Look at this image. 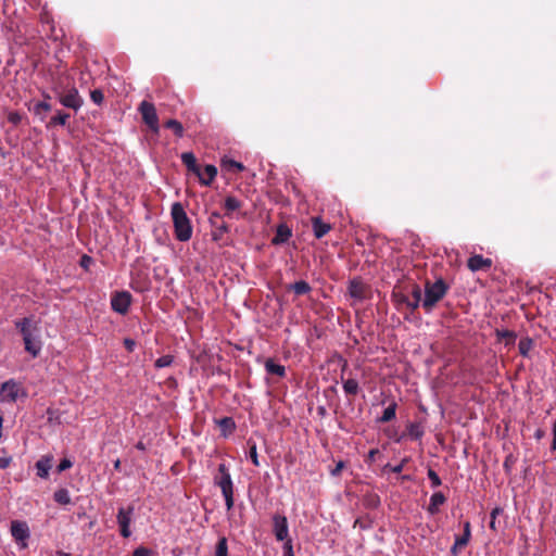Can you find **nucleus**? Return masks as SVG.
Returning <instances> with one entry per match:
<instances>
[{
    "label": "nucleus",
    "mask_w": 556,
    "mask_h": 556,
    "mask_svg": "<svg viewBox=\"0 0 556 556\" xmlns=\"http://www.w3.org/2000/svg\"><path fill=\"white\" fill-rule=\"evenodd\" d=\"M405 290L408 292V295L409 298H412L410 300H424L421 298L422 295V290L421 288L415 283V282H410L408 283L406 287H405Z\"/></svg>",
    "instance_id": "35"
},
{
    "label": "nucleus",
    "mask_w": 556,
    "mask_h": 556,
    "mask_svg": "<svg viewBox=\"0 0 556 556\" xmlns=\"http://www.w3.org/2000/svg\"><path fill=\"white\" fill-rule=\"evenodd\" d=\"M218 427L220 428L222 435L228 437L236 429V422L231 417H224L216 420Z\"/></svg>",
    "instance_id": "24"
},
{
    "label": "nucleus",
    "mask_w": 556,
    "mask_h": 556,
    "mask_svg": "<svg viewBox=\"0 0 556 556\" xmlns=\"http://www.w3.org/2000/svg\"><path fill=\"white\" fill-rule=\"evenodd\" d=\"M224 207L226 210V215L230 216V214L237 210L242 207V202L235 197H227L225 200Z\"/></svg>",
    "instance_id": "29"
},
{
    "label": "nucleus",
    "mask_w": 556,
    "mask_h": 556,
    "mask_svg": "<svg viewBox=\"0 0 556 556\" xmlns=\"http://www.w3.org/2000/svg\"><path fill=\"white\" fill-rule=\"evenodd\" d=\"M354 528H359V529H368L371 527V522L367 519H364V518H357L355 521H354V525H353Z\"/></svg>",
    "instance_id": "48"
},
{
    "label": "nucleus",
    "mask_w": 556,
    "mask_h": 556,
    "mask_svg": "<svg viewBox=\"0 0 556 556\" xmlns=\"http://www.w3.org/2000/svg\"><path fill=\"white\" fill-rule=\"evenodd\" d=\"M174 233L178 241L186 242L192 237V226L182 204L175 202L170 207Z\"/></svg>",
    "instance_id": "1"
},
{
    "label": "nucleus",
    "mask_w": 556,
    "mask_h": 556,
    "mask_svg": "<svg viewBox=\"0 0 556 556\" xmlns=\"http://www.w3.org/2000/svg\"><path fill=\"white\" fill-rule=\"evenodd\" d=\"M49 111H51V104L47 101L37 102L34 106V113L36 115L41 114V112H49Z\"/></svg>",
    "instance_id": "39"
},
{
    "label": "nucleus",
    "mask_w": 556,
    "mask_h": 556,
    "mask_svg": "<svg viewBox=\"0 0 556 556\" xmlns=\"http://www.w3.org/2000/svg\"><path fill=\"white\" fill-rule=\"evenodd\" d=\"M283 542V556H294L293 547H292V540L289 538Z\"/></svg>",
    "instance_id": "45"
},
{
    "label": "nucleus",
    "mask_w": 556,
    "mask_h": 556,
    "mask_svg": "<svg viewBox=\"0 0 556 556\" xmlns=\"http://www.w3.org/2000/svg\"><path fill=\"white\" fill-rule=\"evenodd\" d=\"M14 324H15V327L20 330V332L23 337V340L30 338L36 332H38L37 325L29 317H24L20 320H16Z\"/></svg>",
    "instance_id": "14"
},
{
    "label": "nucleus",
    "mask_w": 556,
    "mask_h": 556,
    "mask_svg": "<svg viewBox=\"0 0 556 556\" xmlns=\"http://www.w3.org/2000/svg\"><path fill=\"white\" fill-rule=\"evenodd\" d=\"M492 260L488 257H483L480 254H475L470 256L467 261V267L471 271H479V270H489L492 267Z\"/></svg>",
    "instance_id": "13"
},
{
    "label": "nucleus",
    "mask_w": 556,
    "mask_h": 556,
    "mask_svg": "<svg viewBox=\"0 0 556 556\" xmlns=\"http://www.w3.org/2000/svg\"><path fill=\"white\" fill-rule=\"evenodd\" d=\"M345 464L343 462H339L336 467L331 470L332 476H339L344 468Z\"/></svg>",
    "instance_id": "54"
},
{
    "label": "nucleus",
    "mask_w": 556,
    "mask_h": 556,
    "mask_svg": "<svg viewBox=\"0 0 556 556\" xmlns=\"http://www.w3.org/2000/svg\"><path fill=\"white\" fill-rule=\"evenodd\" d=\"M378 453H379V451L377 448L370 450L368 453V459L374 460Z\"/></svg>",
    "instance_id": "61"
},
{
    "label": "nucleus",
    "mask_w": 556,
    "mask_h": 556,
    "mask_svg": "<svg viewBox=\"0 0 556 556\" xmlns=\"http://www.w3.org/2000/svg\"><path fill=\"white\" fill-rule=\"evenodd\" d=\"M396 402L392 401L389 406L383 410L382 415L378 418L379 422L386 424L395 418L396 415Z\"/></svg>",
    "instance_id": "28"
},
{
    "label": "nucleus",
    "mask_w": 556,
    "mask_h": 556,
    "mask_svg": "<svg viewBox=\"0 0 556 556\" xmlns=\"http://www.w3.org/2000/svg\"><path fill=\"white\" fill-rule=\"evenodd\" d=\"M131 294L128 291H116L111 298V307L114 312L126 315L131 304Z\"/></svg>",
    "instance_id": "9"
},
{
    "label": "nucleus",
    "mask_w": 556,
    "mask_h": 556,
    "mask_svg": "<svg viewBox=\"0 0 556 556\" xmlns=\"http://www.w3.org/2000/svg\"><path fill=\"white\" fill-rule=\"evenodd\" d=\"M349 295L356 302H363L371 298V288L361 277H354L348 285Z\"/></svg>",
    "instance_id": "4"
},
{
    "label": "nucleus",
    "mask_w": 556,
    "mask_h": 556,
    "mask_svg": "<svg viewBox=\"0 0 556 556\" xmlns=\"http://www.w3.org/2000/svg\"><path fill=\"white\" fill-rule=\"evenodd\" d=\"M53 457L52 456H42L36 463L37 476L47 479L49 477V471L52 467Z\"/></svg>",
    "instance_id": "19"
},
{
    "label": "nucleus",
    "mask_w": 556,
    "mask_h": 556,
    "mask_svg": "<svg viewBox=\"0 0 556 556\" xmlns=\"http://www.w3.org/2000/svg\"><path fill=\"white\" fill-rule=\"evenodd\" d=\"M446 502V497L442 492H435L430 497V503L428 506V511L430 514H437L439 511V507Z\"/></svg>",
    "instance_id": "22"
},
{
    "label": "nucleus",
    "mask_w": 556,
    "mask_h": 556,
    "mask_svg": "<svg viewBox=\"0 0 556 556\" xmlns=\"http://www.w3.org/2000/svg\"><path fill=\"white\" fill-rule=\"evenodd\" d=\"M12 462L11 457H0V469H5Z\"/></svg>",
    "instance_id": "55"
},
{
    "label": "nucleus",
    "mask_w": 556,
    "mask_h": 556,
    "mask_svg": "<svg viewBox=\"0 0 556 556\" xmlns=\"http://www.w3.org/2000/svg\"><path fill=\"white\" fill-rule=\"evenodd\" d=\"M470 535H468L467 533H463L462 535H456L455 538V542L457 543V545H460L462 547H466L470 541Z\"/></svg>",
    "instance_id": "47"
},
{
    "label": "nucleus",
    "mask_w": 556,
    "mask_h": 556,
    "mask_svg": "<svg viewBox=\"0 0 556 556\" xmlns=\"http://www.w3.org/2000/svg\"><path fill=\"white\" fill-rule=\"evenodd\" d=\"M471 536V526L469 521L464 522V532Z\"/></svg>",
    "instance_id": "60"
},
{
    "label": "nucleus",
    "mask_w": 556,
    "mask_h": 556,
    "mask_svg": "<svg viewBox=\"0 0 556 556\" xmlns=\"http://www.w3.org/2000/svg\"><path fill=\"white\" fill-rule=\"evenodd\" d=\"M406 462H407L406 459H403L399 465H396L394 467H391V471L394 472V473L402 472Z\"/></svg>",
    "instance_id": "56"
},
{
    "label": "nucleus",
    "mask_w": 556,
    "mask_h": 556,
    "mask_svg": "<svg viewBox=\"0 0 556 556\" xmlns=\"http://www.w3.org/2000/svg\"><path fill=\"white\" fill-rule=\"evenodd\" d=\"M273 532L277 541L289 539L288 519L286 516L275 514L273 516Z\"/></svg>",
    "instance_id": "12"
},
{
    "label": "nucleus",
    "mask_w": 556,
    "mask_h": 556,
    "mask_svg": "<svg viewBox=\"0 0 556 556\" xmlns=\"http://www.w3.org/2000/svg\"><path fill=\"white\" fill-rule=\"evenodd\" d=\"M495 334L500 341H505L506 345L515 344L517 338V334L508 329H496Z\"/></svg>",
    "instance_id": "27"
},
{
    "label": "nucleus",
    "mask_w": 556,
    "mask_h": 556,
    "mask_svg": "<svg viewBox=\"0 0 556 556\" xmlns=\"http://www.w3.org/2000/svg\"><path fill=\"white\" fill-rule=\"evenodd\" d=\"M20 119H21V117L17 113H12L9 116V121L12 122L13 124H17L20 122Z\"/></svg>",
    "instance_id": "58"
},
{
    "label": "nucleus",
    "mask_w": 556,
    "mask_h": 556,
    "mask_svg": "<svg viewBox=\"0 0 556 556\" xmlns=\"http://www.w3.org/2000/svg\"><path fill=\"white\" fill-rule=\"evenodd\" d=\"M501 513H503V509L500 508V507H495L492 511H491V521H490V528L492 530H496V522H495V519H496V516L500 515Z\"/></svg>",
    "instance_id": "49"
},
{
    "label": "nucleus",
    "mask_w": 556,
    "mask_h": 556,
    "mask_svg": "<svg viewBox=\"0 0 556 556\" xmlns=\"http://www.w3.org/2000/svg\"><path fill=\"white\" fill-rule=\"evenodd\" d=\"M173 361L174 357L172 355H163L155 361L154 366L156 368L168 367L173 364Z\"/></svg>",
    "instance_id": "38"
},
{
    "label": "nucleus",
    "mask_w": 556,
    "mask_h": 556,
    "mask_svg": "<svg viewBox=\"0 0 556 556\" xmlns=\"http://www.w3.org/2000/svg\"><path fill=\"white\" fill-rule=\"evenodd\" d=\"M154 552L146 546H139L132 552V556H153Z\"/></svg>",
    "instance_id": "43"
},
{
    "label": "nucleus",
    "mask_w": 556,
    "mask_h": 556,
    "mask_svg": "<svg viewBox=\"0 0 556 556\" xmlns=\"http://www.w3.org/2000/svg\"><path fill=\"white\" fill-rule=\"evenodd\" d=\"M223 165L228 168H232L237 172H241L244 168V166L241 163L233 161V160H225V161H223Z\"/></svg>",
    "instance_id": "44"
},
{
    "label": "nucleus",
    "mask_w": 556,
    "mask_h": 556,
    "mask_svg": "<svg viewBox=\"0 0 556 556\" xmlns=\"http://www.w3.org/2000/svg\"><path fill=\"white\" fill-rule=\"evenodd\" d=\"M136 447H137L138 450H144V445H143V443H142V442H138V443H137V445H136Z\"/></svg>",
    "instance_id": "64"
},
{
    "label": "nucleus",
    "mask_w": 556,
    "mask_h": 556,
    "mask_svg": "<svg viewBox=\"0 0 556 556\" xmlns=\"http://www.w3.org/2000/svg\"><path fill=\"white\" fill-rule=\"evenodd\" d=\"M346 366H348V364L345 362L342 367V372H344ZM340 378L342 381V387H343L344 393L346 395L355 396L356 394H358L361 388H359L358 381L356 379H354V378L344 379L343 374H341Z\"/></svg>",
    "instance_id": "16"
},
{
    "label": "nucleus",
    "mask_w": 556,
    "mask_h": 556,
    "mask_svg": "<svg viewBox=\"0 0 556 556\" xmlns=\"http://www.w3.org/2000/svg\"><path fill=\"white\" fill-rule=\"evenodd\" d=\"M181 161L184 165L188 168L189 172H192L193 174L198 175L201 167L197 163V159L192 152H185L181 154Z\"/></svg>",
    "instance_id": "23"
},
{
    "label": "nucleus",
    "mask_w": 556,
    "mask_h": 556,
    "mask_svg": "<svg viewBox=\"0 0 556 556\" xmlns=\"http://www.w3.org/2000/svg\"><path fill=\"white\" fill-rule=\"evenodd\" d=\"M427 475L431 481L432 488H438L442 484V481H441L439 475L433 469L429 468Z\"/></svg>",
    "instance_id": "41"
},
{
    "label": "nucleus",
    "mask_w": 556,
    "mask_h": 556,
    "mask_svg": "<svg viewBox=\"0 0 556 556\" xmlns=\"http://www.w3.org/2000/svg\"><path fill=\"white\" fill-rule=\"evenodd\" d=\"M138 111L141 114L143 123L154 132H159V117L156 114V109L153 103L148 101H142L139 104Z\"/></svg>",
    "instance_id": "6"
},
{
    "label": "nucleus",
    "mask_w": 556,
    "mask_h": 556,
    "mask_svg": "<svg viewBox=\"0 0 556 556\" xmlns=\"http://www.w3.org/2000/svg\"><path fill=\"white\" fill-rule=\"evenodd\" d=\"M10 531L20 548H26L28 546L27 540L30 536V531L27 522L13 520L11 521Z\"/></svg>",
    "instance_id": "7"
},
{
    "label": "nucleus",
    "mask_w": 556,
    "mask_h": 556,
    "mask_svg": "<svg viewBox=\"0 0 556 556\" xmlns=\"http://www.w3.org/2000/svg\"><path fill=\"white\" fill-rule=\"evenodd\" d=\"M362 503L365 508L376 509L380 506L381 501L377 493L367 492L366 494L363 495Z\"/></svg>",
    "instance_id": "25"
},
{
    "label": "nucleus",
    "mask_w": 556,
    "mask_h": 556,
    "mask_svg": "<svg viewBox=\"0 0 556 556\" xmlns=\"http://www.w3.org/2000/svg\"><path fill=\"white\" fill-rule=\"evenodd\" d=\"M24 341L25 351L28 352L33 357H37L41 351V342L38 336L35 333L30 338Z\"/></svg>",
    "instance_id": "20"
},
{
    "label": "nucleus",
    "mask_w": 556,
    "mask_h": 556,
    "mask_svg": "<svg viewBox=\"0 0 556 556\" xmlns=\"http://www.w3.org/2000/svg\"><path fill=\"white\" fill-rule=\"evenodd\" d=\"M53 498L61 505H67L71 503L70 492L66 489H59L54 492Z\"/></svg>",
    "instance_id": "33"
},
{
    "label": "nucleus",
    "mask_w": 556,
    "mask_h": 556,
    "mask_svg": "<svg viewBox=\"0 0 556 556\" xmlns=\"http://www.w3.org/2000/svg\"><path fill=\"white\" fill-rule=\"evenodd\" d=\"M553 442H552V450H556V421L553 424Z\"/></svg>",
    "instance_id": "59"
},
{
    "label": "nucleus",
    "mask_w": 556,
    "mask_h": 556,
    "mask_svg": "<svg viewBox=\"0 0 556 556\" xmlns=\"http://www.w3.org/2000/svg\"><path fill=\"white\" fill-rule=\"evenodd\" d=\"M407 434L412 440H420L425 433L421 422H410L406 427Z\"/></svg>",
    "instance_id": "26"
},
{
    "label": "nucleus",
    "mask_w": 556,
    "mask_h": 556,
    "mask_svg": "<svg viewBox=\"0 0 556 556\" xmlns=\"http://www.w3.org/2000/svg\"><path fill=\"white\" fill-rule=\"evenodd\" d=\"M392 296L394 299V301L396 302V304H405L408 302V292L405 290V288L403 290H396V288L393 290V293H392Z\"/></svg>",
    "instance_id": "37"
},
{
    "label": "nucleus",
    "mask_w": 556,
    "mask_h": 556,
    "mask_svg": "<svg viewBox=\"0 0 556 556\" xmlns=\"http://www.w3.org/2000/svg\"><path fill=\"white\" fill-rule=\"evenodd\" d=\"M516 462H517V458L513 454H508L505 457L503 467H504L506 473H510L511 468L516 464Z\"/></svg>",
    "instance_id": "42"
},
{
    "label": "nucleus",
    "mask_w": 556,
    "mask_h": 556,
    "mask_svg": "<svg viewBox=\"0 0 556 556\" xmlns=\"http://www.w3.org/2000/svg\"><path fill=\"white\" fill-rule=\"evenodd\" d=\"M250 458H251V462L253 463L254 466H260V462H258V455H257V448H256V444L253 443L251 446H250Z\"/></svg>",
    "instance_id": "46"
},
{
    "label": "nucleus",
    "mask_w": 556,
    "mask_h": 556,
    "mask_svg": "<svg viewBox=\"0 0 556 556\" xmlns=\"http://www.w3.org/2000/svg\"><path fill=\"white\" fill-rule=\"evenodd\" d=\"M21 386L13 379L8 380L1 384L0 396L3 402L15 403L20 392Z\"/></svg>",
    "instance_id": "11"
},
{
    "label": "nucleus",
    "mask_w": 556,
    "mask_h": 556,
    "mask_svg": "<svg viewBox=\"0 0 556 556\" xmlns=\"http://www.w3.org/2000/svg\"><path fill=\"white\" fill-rule=\"evenodd\" d=\"M543 435H544V432L542 430H540V429L536 430V432H535V438L536 439H541Z\"/></svg>",
    "instance_id": "62"
},
{
    "label": "nucleus",
    "mask_w": 556,
    "mask_h": 556,
    "mask_svg": "<svg viewBox=\"0 0 556 556\" xmlns=\"http://www.w3.org/2000/svg\"><path fill=\"white\" fill-rule=\"evenodd\" d=\"M533 340L529 337L522 338L518 343V350L520 355L523 357H529V352L533 348Z\"/></svg>",
    "instance_id": "30"
},
{
    "label": "nucleus",
    "mask_w": 556,
    "mask_h": 556,
    "mask_svg": "<svg viewBox=\"0 0 556 556\" xmlns=\"http://www.w3.org/2000/svg\"><path fill=\"white\" fill-rule=\"evenodd\" d=\"M70 114L63 111H58L56 115L51 117L48 126H65L67 124V121L70 119Z\"/></svg>",
    "instance_id": "32"
},
{
    "label": "nucleus",
    "mask_w": 556,
    "mask_h": 556,
    "mask_svg": "<svg viewBox=\"0 0 556 556\" xmlns=\"http://www.w3.org/2000/svg\"><path fill=\"white\" fill-rule=\"evenodd\" d=\"M291 236H292V231L289 228V226L286 224H280V225H278V227L276 229V233H275L274 238L271 239V244L279 245V244L286 243L287 241H289Z\"/></svg>",
    "instance_id": "17"
},
{
    "label": "nucleus",
    "mask_w": 556,
    "mask_h": 556,
    "mask_svg": "<svg viewBox=\"0 0 556 556\" xmlns=\"http://www.w3.org/2000/svg\"><path fill=\"white\" fill-rule=\"evenodd\" d=\"M93 262L92 257L87 254H84L80 258V266L85 269H88L90 264Z\"/></svg>",
    "instance_id": "51"
},
{
    "label": "nucleus",
    "mask_w": 556,
    "mask_h": 556,
    "mask_svg": "<svg viewBox=\"0 0 556 556\" xmlns=\"http://www.w3.org/2000/svg\"><path fill=\"white\" fill-rule=\"evenodd\" d=\"M464 547H462L460 545H457L456 542H454L453 546L451 547V555L452 556H458L460 551L463 549Z\"/></svg>",
    "instance_id": "57"
},
{
    "label": "nucleus",
    "mask_w": 556,
    "mask_h": 556,
    "mask_svg": "<svg viewBox=\"0 0 556 556\" xmlns=\"http://www.w3.org/2000/svg\"><path fill=\"white\" fill-rule=\"evenodd\" d=\"M208 222L212 227V239L214 241H222L229 231L228 224L218 212H212Z\"/></svg>",
    "instance_id": "8"
},
{
    "label": "nucleus",
    "mask_w": 556,
    "mask_h": 556,
    "mask_svg": "<svg viewBox=\"0 0 556 556\" xmlns=\"http://www.w3.org/2000/svg\"><path fill=\"white\" fill-rule=\"evenodd\" d=\"M214 481L215 484L220 488L227 510H231L233 508V484L225 464H220L218 466V472L215 476Z\"/></svg>",
    "instance_id": "3"
},
{
    "label": "nucleus",
    "mask_w": 556,
    "mask_h": 556,
    "mask_svg": "<svg viewBox=\"0 0 556 556\" xmlns=\"http://www.w3.org/2000/svg\"><path fill=\"white\" fill-rule=\"evenodd\" d=\"M59 102L67 108L77 112L84 104V99L79 94L77 88L72 87L68 89L55 91Z\"/></svg>",
    "instance_id": "5"
},
{
    "label": "nucleus",
    "mask_w": 556,
    "mask_h": 556,
    "mask_svg": "<svg viewBox=\"0 0 556 556\" xmlns=\"http://www.w3.org/2000/svg\"><path fill=\"white\" fill-rule=\"evenodd\" d=\"M134 515V507H121L117 513V523L119 526V533L123 538L127 539L131 535L130 522Z\"/></svg>",
    "instance_id": "10"
},
{
    "label": "nucleus",
    "mask_w": 556,
    "mask_h": 556,
    "mask_svg": "<svg viewBox=\"0 0 556 556\" xmlns=\"http://www.w3.org/2000/svg\"><path fill=\"white\" fill-rule=\"evenodd\" d=\"M73 466L72 462L68 458H64L60 462L58 466V471L62 472L66 469H70Z\"/></svg>",
    "instance_id": "50"
},
{
    "label": "nucleus",
    "mask_w": 556,
    "mask_h": 556,
    "mask_svg": "<svg viewBox=\"0 0 556 556\" xmlns=\"http://www.w3.org/2000/svg\"><path fill=\"white\" fill-rule=\"evenodd\" d=\"M90 99L93 103L101 105L104 100V94H103L102 90L94 89V90L90 91Z\"/></svg>",
    "instance_id": "40"
},
{
    "label": "nucleus",
    "mask_w": 556,
    "mask_h": 556,
    "mask_svg": "<svg viewBox=\"0 0 556 556\" xmlns=\"http://www.w3.org/2000/svg\"><path fill=\"white\" fill-rule=\"evenodd\" d=\"M217 175V168L214 165H205L203 169L198 173L199 180L204 186H210Z\"/></svg>",
    "instance_id": "18"
},
{
    "label": "nucleus",
    "mask_w": 556,
    "mask_h": 556,
    "mask_svg": "<svg viewBox=\"0 0 556 556\" xmlns=\"http://www.w3.org/2000/svg\"><path fill=\"white\" fill-rule=\"evenodd\" d=\"M214 556H228V541L226 536H222L218 539Z\"/></svg>",
    "instance_id": "34"
},
{
    "label": "nucleus",
    "mask_w": 556,
    "mask_h": 556,
    "mask_svg": "<svg viewBox=\"0 0 556 556\" xmlns=\"http://www.w3.org/2000/svg\"><path fill=\"white\" fill-rule=\"evenodd\" d=\"M447 290L448 286L442 278L435 280L433 283L430 281L426 282L425 298L421 303L426 313H430L435 307V305L445 296Z\"/></svg>",
    "instance_id": "2"
},
{
    "label": "nucleus",
    "mask_w": 556,
    "mask_h": 556,
    "mask_svg": "<svg viewBox=\"0 0 556 556\" xmlns=\"http://www.w3.org/2000/svg\"><path fill=\"white\" fill-rule=\"evenodd\" d=\"M165 127L172 129L178 138L184 136V127L177 119H168L165 123Z\"/></svg>",
    "instance_id": "36"
},
{
    "label": "nucleus",
    "mask_w": 556,
    "mask_h": 556,
    "mask_svg": "<svg viewBox=\"0 0 556 556\" xmlns=\"http://www.w3.org/2000/svg\"><path fill=\"white\" fill-rule=\"evenodd\" d=\"M265 370L269 375H274L280 378L286 376V367L283 365L275 363L273 358H267L265 362Z\"/></svg>",
    "instance_id": "21"
},
{
    "label": "nucleus",
    "mask_w": 556,
    "mask_h": 556,
    "mask_svg": "<svg viewBox=\"0 0 556 556\" xmlns=\"http://www.w3.org/2000/svg\"><path fill=\"white\" fill-rule=\"evenodd\" d=\"M124 346L128 352H132L136 348V341L130 338L124 339Z\"/></svg>",
    "instance_id": "53"
},
{
    "label": "nucleus",
    "mask_w": 556,
    "mask_h": 556,
    "mask_svg": "<svg viewBox=\"0 0 556 556\" xmlns=\"http://www.w3.org/2000/svg\"><path fill=\"white\" fill-rule=\"evenodd\" d=\"M290 289L293 290L296 295L307 294L312 290L311 286L304 280L294 282L290 286Z\"/></svg>",
    "instance_id": "31"
},
{
    "label": "nucleus",
    "mask_w": 556,
    "mask_h": 556,
    "mask_svg": "<svg viewBox=\"0 0 556 556\" xmlns=\"http://www.w3.org/2000/svg\"><path fill=\"white\" fill-rule=\"evenodd\" d=\"M312 229L316 239H321L331 230V225L329 223H325L321 217L314 216L312 217Z\"/></svg>",
    "instance_id": "15"
},
{
    "label": "nucleus",
    "mask_w": 556,
    "mask_h": 556,
    "mask_svg": "<svg viewBox=\"0 0 556 556\" xmlns=\"http://www.w3.org/2000/svg\"><path fill=\"white\" fill-rule=\"evenodd\" d=\"M422 303V300H410V298H408V302L406 303V306L412 311L414 312L415 309H417L419 307V305H421Z\"/></svg>",
    "instance_id": "52"
},
{
    "label": "nucleus",
    "mask_w": 556,
    "mask_h": 556,
    "mask_svg": "<svg viewBox=\"0 0 556 556\" xmlns=\"http://www.w3.org/2000/svg\"><path fill=\"white\" fill-rule=\"evenodd\" d=\"M114 468H115L116 470H118V469L121 468V460H119V459H116V460L114 462Z\"/></svg>",
    "instance_id": "63"
}]
</instances>
